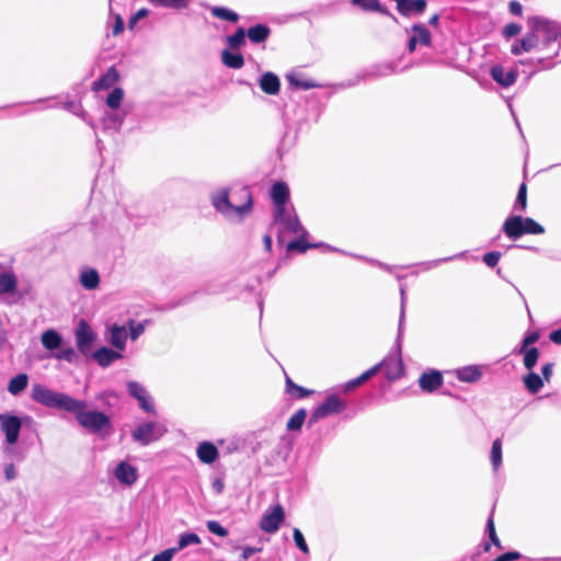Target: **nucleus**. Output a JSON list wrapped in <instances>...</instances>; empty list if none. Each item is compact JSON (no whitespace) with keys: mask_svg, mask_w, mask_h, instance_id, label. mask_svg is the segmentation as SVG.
<instances>
[{"mask_svg":"<svg viewBox=\"0 0 561 561\" xmlns=\"http://www.w3.org/2000/svg\"><path fill=\"white\" fill-rule=\"evenodd\" d=\"M244 186L229 187L211 195L215 209L230 222H241L245 216V202L243 199Z\"/></svg>","mask_w":561,"mask_h":561,"instance_id":"nucleus-1","label":"nucleus"},{"mask_svg":"<svg viewBox=\"0 0 561 561\" xmlns=\"http://www.w3.org/2000/svg\"><path fill=\"white\" fill-rule=\"evenodd\" d=\"M32 398L47 407L62 411L76 410L80 407L77 399L58 391L50 390L42 385H34L32 388Z\"/></svg>","mask_w":561,"mask_h":561,"instance_id":"nucleus-2","label":"nucleus"},{"mask_svg":"<svg viewBox=\"0 0 561 561\" xmlns=\"http://www.w3.org/2000/svg\"><path fill=\"white\" fill-rule=\"evenodd\" d=\"M530 23L531 31L527 33L522 39L512 45L511 53L513 55L518 56L522 53H528L537 48L540 35L550 33V24L548 21L539 18H533L530 19Z\"/></svg>","mask_w":561,"mask_h":561,"instance_id":"nucleus-3","label":"nucleus"},{"mask_svg":"<svg viewBox=\"0 0 561 561\" xmlns=\"http://www.w3.org/2000/svg\"><path fill=\"white\" fill-rule=\"evenodd\" d=\"M80 407L76 410H69L76 414L78 423L92 433H99L102 430L111 427V421L107 415L99 411H85L87 404L82 400H78Z\"/></svg>","mask_w":561,"mask_h":561,"instance_id":"nucleus-4","label":"nucleus"},{"mask_svg":"<svg viewBox=\"0 0 561 561\" xmlns=\"http://www.w3.org/2000/svg\"><path fill=\"white\" fill-rule=\"evenodd\" d=\"M245 33L243 27H239L237 32L226 38L227 48L221 53V61L225 66L232 69H240L244 59L243 56L238 51V47L243 42Z\"/></svg>","mask_w":561,"mask_h":561,"instance_id":"nucleus-5","label":"nucleus"},{"mask_svg":"<svg viewBox=\"0 0 561 561\" xmlns=\"http://www.w3.org/2000/svg\"><path fill=\"white\" fill-rule=\"evenodd\" d=\"M346 409V403L342 399H340L336 394L329 396L325 401L320 404L314 411L311 413L309 419V424L317 423L319 420L324 419L331 414L341 413Z\"/></svg>","mask_w":561,"mask_h":561,"instance_id":"nucleus-6","label":"nucleus"},{"mask_svg":"<svg viewBox=\"0 0 561 561\" xmlns=\"http://www.w3.org/2000/svg\"><path fill=\"white\" fill-rule=\"evenodd\" d=\"M165 427L159 422H148L139 425L133 432V438L142 445H148L151 442L159 439L164 433Z\"/></svg>","mask_w":561,"mask_h":561,"instance_id":"nucleus-7","label":"nucleus"},{"mask_svg":"<svg viewBox=\"0 0 561 561\" xmlns=\"http://www.w3.org/2000/svg\"><path fill=\"white\" fill-rule=\"evenodd\" d=\"M22 421L19 416L9 413H0V428L5 435V442L14 445L20 436Z\"/></svg>","mask_w":561,"mask_h":561,"instance_id":"nucleus-8","label":"nucleus"},{"mask_svg":"<svg viewBox=\"0 0 561 561\" xmlns=\"http://www.w3.org/2000/svg\"><path fill=\"white\" fill-rule=\"evenodd\" d=\"M75 337L78 350L82 354L88 355L91 352L94 341L96 340V333L92 330L87 321L81 320L76 329Z\"/></svg>","mask_w":561,"mask_h":561,"instance_id":"nucleus-9","label":"nucleus"},{"mask_svg":"<svg viewBox=\"0 0 561 561\" xmlns=\"http://www.w3.org/2000/svg\"><path fill=\"white\" fill-rule=\"evenodd\" d=\"M277 226V241L283 242L285 234L291 233L297 237H307L308 232L300 224L296 214L275 224Z\"/></svg>","mask_w":561,"mask_h":561,"instance_id":"nucleus-10","label":"nucleus"},{"mask_svg":"<svg viewBox=\"0 0 561 561\" xmlns=\"http://www.w3.org/2000/svg\"><path fill=\"white\" fill-rule=\"evenodd\" d=\"M285 514L280 504H276L272 512L265 513L260 522V528L265 533L273 534L278 530L284 520Z\"/></svg>","mask_w":561,"mask_h":561,"instance_id":"nucleus-11","label":"nucleus"},{"mask_svg":"<svg viewBox=\"0 0 561 561\" xmlns=\"http://www.w3.org/2000/svg\"><path fill=\"white\" fill-rule=\"evenodd\" d=\"M502 230L511 240L519 239L527 234L525 218L519 215L507 217L503 224Z\"/></svg>","mask_w":561,"mask_h":561,"instance_id":"nucleus-12","label":"nucleus"},{"mask_svg":"<svg viewBox=\"0 0 561 561\" xmlns=\"http://www.w3.org/2000/svg\"><path fill=\"white\" fill-rule=\"evenodd\" d=\"M128 392L131 397L138 400L139 405L148 413H154V405L151 401L147 390L136 381H129L127 383Z\"/></svg>","mask_w":561,"mask_h":561,"instance_id":"nucleus-13","label":"nucleus"},{"mask_svg":"<svg viewBox=\"0 0 561 561\" xmlns=\"http://www.w3.org/2000/svg\"><path fill=\"white\" fill-rule=\"evenodd\" d=\"M114 477L119 483L131 486L138 479V470L135 466L121 461L114 470Z\"/></svg>","mask_w":561,"mask_h":561,"instance_id":"nucleus-14","label":"nucleus"},{"mask_svg":"<svg viewBox=\"0 0 561 561\" xmlns=\"http://www.w3.org/2000/svg\"><path fill=\"white\" fill-rule=\"evenodd\" d=\"M490 75L496 83L504 88H508L516 82L518 71L513 68L506 71L504 67L496 65L491 68Z\"/></svg>","mask_w":561,"mask_h":561,"instance_id":"nucleus-15","label":"nucleus"},{"mask_svg":"<svg viewBox=\"0 0 561 561\" xmlns=\"http://www.w3.org/2000/svg\"><path fill=\"white\" fill-rule=\"evenodd\" d=\"M443 385V375L439 370L425 371L419 378V386L424 392H434Z\"/></svg>","mask_w":561,"mask_h":561,"instance_id":"nucleus-16","label":"nucleus"},{"mask_svg":"<svg viewBox=\"0 0 561 561\" xmlns=\"http://www.w3.org/2000/svg\"><path fill=\"white\" fill-rule=\"evenodd\" d=\"M107 332L110 333L108 341L111 345L122 353V351L125 350L128 336L126 328L124 325L113 324L107 327Z\"/></svg>","mask_w":561,"mask_h":561,"instance_id":"nucleus-17","label":"nucleus"},{"mask_svg":"<svg viewBox=\"0 0 561 561\" xmlns=\"http://www.w3.org/2000/svg\"><path fill=\"white\" fill-rule=\"evenodd\" d=\"M93 359L102 367L110 366L113 362L121 359L123 354L117 350L101 347L92 353Z\"/></svg>","mask_w":561,"mask_h":561,"instance_id":"nucleus-18","label":"nucleus"},{"mask_svg":"<svg viewBox=\"0 0 561 561\" xmlns=\"http://www.w3.org/2000/svg\"><path fill=\"white\" fill-rule=\"evenodd\" d=\"M79 282L83 288L93 290L100 285V275L94 268L83 267L79 274Z\"/></svg>","mask_w":561,"mask_h":561,"instance_id":"nucleus-19","label":"nucleus"},{"mask_svg":"<svg viewBox=\"0 0 561 561\" xmlns=\"http://www.w3.org/2000/svg\"><path fill=\"white\" fill-rule=\"evenodd\" d=\"M262 91L268 95H276L279 92L280 82L276 75L266 72L260 80Z\"/></svg>","mask_w":561,"mask_h":561,"instance_id":"nucleus-20","label":"nucleus"},{"mask_svg":"<svg viewBox=\"0 0 561 561\" xmlns=\"http://www.w3.org/2000/svg\"><path fill=\"white\" fill-rule=\"evenodd\" d=\"M197 457L204 463H211L218 457V450L211 443L204 442L197 447Z\"/></svg>","mask_w":561,"mask_h":561,"instance_id":"nucleus-21","label":"nucleus"},{"mask_svg":"<svg viewBox=\"0 0 561 561\" xmlns=\"http://www.w3.org/2000/svg\"><path fill=\"white\" fill-rule=\"evenodd\" d=\"M41 341L46 350L55 351L61 346L62 337L57 331L50 329L42 333Z\"/></svg>","mask_w":561,"mask_h":561,"instance_id":"nucleus-22","label":"nucleus"},{"mask_svg":"<svg viewBox=\"0 0 561 561\" xmlns=\"http://www.w3.org/2000/svg\"><path fill=\"white\" fill-rule=\"evenodd\" d=\"M270 35L271 28L264 24H256L248 28V39L255 44L265 42Z\"/></svg>","mask_w":561,"mask_h":561,"instance_id":"nucleus-23","label":"nucleus"},{"mask_svg":"<svg viewBox=\"0 0 561 561\" xmlns=\"http://www.w3.org/2000/svg\"><path fill=\"white\" fill-rule=\"evenodd\" d=\"M273 204H287L289 199V188L285 182H276L271 190Z\"/></svg>","mask_w":561,"mask_h":561,"instance_id":"nucleus-24","label":"nucleus"},{"mask_svg":"<svg viewBox=\"0 0 561 561\" xmlns=\"http://www.w3.org/2000/svg\"><path fill=\"white\" fill-rule=\"evenodd\" d=\"M118 81V73L115 68H110L99 80L93 83V90L108 89Z\"/></svg>","mask_w":561,"mask_h":561,"instance_id":"nucleus-25","label":"nucleus"},{"mask_svg":"<svg viewBox=\"0 0 561 561\" xmlns=\"http://www.w3.org/2000/svg\"><path fill=\"white\" fill-rule=\"evenodd\" d=\"M523 382L525 388L533 394L538 393L545 385L543 379L538 374L530 370L523 378Z\"/></svg>","mask_w":561,"mask_h":561,"instance_id":"nucleus-26","label":"nucleus"},{"mask_svg":"<svg viewBox=\"0 0 561 561\" xmlns=\"http://www.w3.org/2000/svg\"><path fill=\"white\" fill-rule=\"evenodd\" d=\"M285 390L288 394L293 396L295 399H304L313 393V390L304 388L297 383H295L290 377L286 376L285 380Z\"/></svg>","mask_w":561,"mask_h":561,"instance_id":"nucleus-27","label":"nucleus"},{"mask_svg":"<svg viewBox=\"0 0 561 561\" xmlns=\"http://www.w3.org/2000/svg\"><path fill=\"white\" fill-rule=\"evenodd\" d=\"M482 376L481 370L477 366H467L457 370V378L465 382H474Z\"/></svg>","mask_w":561,"mask_h":561,"instance_id":"nucleus-28","label":"nucleus"},{"mask_svg":"<svg viewBox=\"0 0 561 561\" xmlns=\"http://www.w3.org/2000/svg\"><path fill=\"white\" fill-rule=\"evenodd\" d=\"M354 5L362 8L364 11H376L383 15H390L387 8L380 4L379 0H351Z\"/></svg>","mask_w":561,"mask_h":561,"instance_id":"nucleus-29","label":"nucleus"},{"mask_svg":"<svg viewBox=\"0 0 561 561\" xmlns=\"http://www.w3.org/2000/svg\"><path fill=\"white\" fill-rule=\"evenodd\" d=\"M16 277L12 272L0 273V294H9L16 288Z\"/></svg>","mask_w":561,"mask_h":561,"instance_id":"nucleus-30","label":"nucleus"},{"mask_svg":"<svg viewBox=\"0 0 561 561\" xmlns=\"http://www.w3.org/2000/svg\"><path fill=\"white\" fill-rule=\"evenodd\" d=\"M306 417H307V411L305 409L297 410L286 423L287 431H289V432L300 431Z\"/></svg>","mask_w":561,"mask_h":561,"instance_id":"nucleus-31","label":"nucleus"},{"mask_svg":"<svg viewBox=\"0 0 561 561\" xmlns=\"http://www.w3.org/2000/svg\"><path fill=\"white\" fill-rule=\"evenodd\" d=\"M201 538L194 533H183L179 536L178 546L170 549L175 550V554L191 545H199Z\"/></svg>","mask_w":561,"mask_h":561,"instance_id":"nucleus-32","label":"nucleus"},{"mask_svg":"<svg viewBox=\"0 0 561 561\" xmlns=\"http://www.w3.org/2000/svg\"><path fill=\"white\" fill-rule=\"evenodd\" d=\"M317 247H318L317 244L306 242V237H297L296 239L289 241L286 244V250L288 252L296 251L299 253H305L307 250L317 248Z\"/></svg>","mask_w":561,"mask_h":561,"instance_id":"nucleus-33","label":"nucleus"},{"mask_svg":"<svg viewBox=\"0 0 561 561\" xmlns=\"http://www.w3.org/2000/svg\"><path fill=\"white\" fill-rule=\"evenodd\" d=\"M382 368L385 369L388 379L392 380L401 376L402 364L400 360H385L382 362Z\"/></svg>","mask_w":561,"mask_h":561,"instance_id":"nucleus-34","label":"nucleus"},{"mask_svg":"<svg viewBox=\"0 0 561 561\" xmlns=\"http://www.w3.org/2000/svg\"><path fill=\"white\" fill-rule=\"evenodd\" d=\"M209 10L215 18H218L224 21H229L231 23H236L239 20V15L236 12H233L227 8L210 7Z\"/></svg>","mask_w":561,"mask_h":561,"instance_id":"nucleus-35","label":"nucleus"},{"mask_svg":"<svg viewBox=\"0 0 561 561\" xmlns=\"http://www.w3.org/2000/svg\"><path fill=\"white\" fill-rule=\"evenodd\" d=\"M404 9L398 10L402 15H409L411 12L422 13L426 8V0H405Z\"/></svg>","mask_w":561,"mask_h":561,"instance_id":"nucleus-36","label":"nucleus"},{"mask_svg":"<svg viewBox=\"0 0 561 561\" xmlns=\"http://www.w3.org/2000/svg\"><path fill=\"white\" fill-rule=\"evenodd\" d=\"M520 354H524L523 363L524 366L528 370H533V368L536 366L538 358H539V351L537 347H526L524 352H519Z\"/></svg>","mask_w":561,"mask_h":561,"instance_id":"nucleus-37","label":"nucleus"},{"mask_svg":"<svg viewBox=\"0 0 561 561\" xmlns=\"http://www.w3.org/2000/svg\"><path fill=\"white\" fill-rule=\"evenodd\" d=\"M28 378L25 374H20L12 378L9 382L8 390L12 394H18L27 386Z\"/></svg>","mask_w":561,"mask_h":561,"instance_id":"nucleus-38","label":"nucleus"},{"mask_svg":"<svg viewBox=\"0 0 561 561\" xmlns=\"http://www.w3.org/2000/svg\"><path fill=\"white\" fill-rule=\"evenodd\" d=\"M490 458L494 471H497L502 463V442L500 438L493 442Z\"/></svg>","mask_w":561,"mask_h":561,"instance_id":"nucleus-39","label":"nucleus"},{"mask_svg":"<svg viewBox=\"0 0 561 561\" xmlns=\"http://www.w3.org/2000/svg\"><path fill=\"white\" fill-rule=\"evenodd\" d=\"M514 208L520 213L527 209V184L525 182L519 185Z\"/></svg>","mask_w":561,"mask_h":561,"instance_id":"nucleus-40","label":"nucleus"},{"mask_svg":"<svg viewBox=\"0 0 561 561\" xmlns=\"http://www.w3.org/2000/svg\"><path fill=\"white\" fill-rule=\"evenodd\" d=\"M412 31L415 33L417 42H420L424 46L431 45V33L422 24H414L412 26Z\"/></svg>","mask_w":561,"mask_h":561,"instance_id":"nucleus-41","label":"nucleus"},{"mask_svg":"<svg viewBox=\"0 0 561 561\" xmlns=\"http://www.w3.org/2000/svg\"><path fill=\"white\" fill-rule=\"evenodd\" d=\"M124 98V91L121 88H115L107 96L106 104L108 107L116 110L119 107Z\"/></svg>","mask_w":561,"mask_h":561,"instance_id":"nucleus-42","label":"nucleus"},{"mask_svg":"<svg viewBox=\"0 0 561 561\" xmlns=\"http://www.w3.org/2000/svg\"><path fill=\"white\" fill-rule=\"evenodd\" d=\"M525 218V226L527 234H543L546 229L542 225L537 222L535 219L530 217H524Z\"/></svg>","mask_w":561,"mask_h":561,"instance_id":"nucleus-43","label":"nucleus"},{"mask_svg":"<svg viewBox=\"0 0 561 561\" xmlns=\"http://www.w3.org/2000/svg\"><path fill=\"white\" fill-rule=\"evenodd\" d=\"M293 214L294 213L287 208V204H274V225Z\"/></svg>","mask_w":561,"mask_h":561,"instance_id":"nucleus-44","label":"nucleus"},{"mask_svg":"<svg viewBox=\"0 0 561 561\" xmlns=\"http://www.w3.org/2000/svg\"><path fill=\"white\" fill-rule=\"evenodd\" d=\"M286 78H287L289 84L297 89L308 90V89L314 88L317 85L310 81L299 80L296 78L295 75H288Z\"/></svg>","mask_w":561,"mask_h":561,"instance_id":"nucleus-45","label":"nucleus"},{"mask_svg":"<svg viewBox=\"0 0 561 561\" xmlns=\"http://www.w3.org/2000/svg\"><path fill=\"white\" fill-rule=\"evenodd\" d=\"M293 537H294V540H295V543L296 546L304 552V553H309V548L306 543V540H305V537L302 535V533L298 529V528H295L294 531H293Z\"/></svg>","mask_w":561,"mask_h":561,"instance_id":"nucleus-46","label":"nucleus"},{"mask_svg":"<svg viewBox=\"0 0 561 561\" xmlns=\"http://www.w3.org/2000/svg\"><path fill=\"white\" fill-rule=\"evenodd\" d=\"M123 124V117L117 114H111L104 119V126L106 128H114L118 130Z\"/></svg>","mask_w":561,"mask_h":561,"instance_id":"nucleus-47","label":"nucleus"},{"mask_svg":"<svg viewBox=\"0 0 561 561\" xmlns=\"http://www.w3.org/2000/svg\"><path fill=\"white\" fill-rule=\"evenodd\" d=\"M502 254L501 252L499 251H491V252H488L483 255V262L489 266V267H495L501 259Z\"/></svg>","mask_w":561,"mask_h":561,"instance_id":"nucleus-48","label":"nucleus"},{"mask_svg":"<svg viewBox=\"0 0 561 561\" xmlns=\"http://www.w3.org/2000/svg\"><path fill=\"white\" fill-rule=\"evenodd\" d=\"M207 529L217 535V536H220V537H226L228 535V531L226 530L225 527H222L218 522L216 520H208L207 524Z\"/></svg>","mask_w":561,"mask_h":561,"instance_id":"nucleus-49","label":"nucleus"},{"mask_svg":"<svg viewBox=\"0 0 561 561\" xmlns=\"http://www.w3.org/2000/svg\"><path fill=\"white\" fill-rule=\"evenodd\" d=\"M55 357L57 359L67 360L69 363H72L75 360L76 353L72 347H66V348H62L61 351H59L58 353H56Z\"/></svg>","mask_w":561,"mask_h":561,"instance_id":"nucleus-50","label":"nucleus"},{"mask_svg":"<svg viewBox=\"0 0 561 561\" xmlns=\"http://www.w3.org/2000/svg\"><path fill=\"white\" fill-rule=\"evenodd\" d=\"M522 26L517 23H508L504 26L502 34L506 38H511L517 34H519Z\"/></svg>","mask_w":561,"mask_h":561,"instance_id":"nucleus-51","label":"nucleus"},{"mask_svg":"<svg viewBox=\"0 0 561 561\" xmlns=\"http://www.w3.org/2000/svg\"><path fill=\"white\" fill-rule=\"evenodd\" d=\"M128 325H129V335L133 341H135L145 331L144 323H136L135 321H129Z\"/></svg>","mask_w":561,"mask_h":561,"instance_id":"nucleus-52","label":"nucleus"},{"mask_svg":"<svg viewBox=\"0 0 561 561\" xmlns=\"http://www.w3.org/2000/svg\"><path fill=\"white\" fill-rule=\"evenodd\" d=\"M175 556L174 549H164L154 554L151 561H172Z\"/></svg>","mask_w":561,"mask_h":561,"instance_id":"nucleus-53","label":"nucleus"},{"mask_svg":"<svg viewBox=\"0 0 561 561\" xmlns=\"http://www.w3.org/2000/svg\"><path fill=\"white\" fill-rule=\"evenodd\" d=\"M540 335L538 332H530L528 333L523 342H522V346H520V350L519 352H524L526 347H528L529 345L536 343L538 340H539Z\"/></svg>","mask_w":561,"mask_h":561,"instance_id":"nucleus-54","label":"nucleus"},{"mask_svg":"<svg viewBox=\"0 0 561 561\" xmlns=\"http://www.w3.org/2000/svg\"><path fill=\"white\" fill-rule=\"evenodd\" d=\"M365 381H367V379L364 377V375L362 374L360 376L347 381L345 383V392H348V391H352L354 390L356 387L363 385Z\"/></svg>","mask_w":561,"mask_h":561,"instance_id":"nucleus-55","label":"nucleus"},{"mask_svg":"<svg viewBox=\"0 0 561 561\" xmlns=\"http://www.w3.org/2000/svg\"><path fill=\"white\" fill-rule=\"evenodd\" d=\"M520 558H522V554L518 551H508V552H505V553L499 556L493 561H516V560H519Z\"/></svg>","mask_w":561,"mask_h":561,"instance_id":"nucleus-56","label":"nucleus"},{"mask_svg":"<svg viewBox=\"0 0 561 561\" xmlns=\"http://www.w3.org/2000/svg\"><path fill=\"white\" fill-rule=\"evenodd\" d=\"M553 363H547L541 367V374L543 381L549 382L553 373Z\"/></svg>","mask_w":561,"mask_h":561,"instance_id":"nucleus-57","label":"nucleus"},{"mask_svg":"<svg viewBox=\"0 0 561 561\" xmlns=\"http://www.w3.org/2000/svg\"><path fill=\"white\" fill-rule=\"evenodd\" d=\"M490 542H486L484 545V551H489L491 548V543L494 545L497 549H503V546L501 543V540L499 539L496 533L489 535Z\"/></svg>","mask_w":561,"mask_h":561,"instance_id":"nucleus-58","label":"nucleus"},{"mask_svg":"<svg viewBox=\"0 0 561 561\" xmlns=\"http://www.w3.org/2000/svg\"><path fill=\"white\" fill-rule=\"evenodd\" d=\"M114 20H115V23H114V27H113V35H118L124 30V21L119 14H115Z\"/></svg>","mask_w":561,"mask_h":561,"instance_id":"nucleus-59","label":"nucleus"},{"mask_svg":"<svg viewBox=\"0 0 561 561\" xmlns=\"http://www.w3.org/2000/svg\"><path fill=\"white\" fill-rule=\"evenodd\" d=\"M508 9H510V12L514 15H522L523 14V7L522 4L516 1V0H512L510 3H508Z\"/></svg>","mask_w":561,"mask_h":561,"instance_id":"nucleus-60","label":"nucleus"},{"mask_svg":"<svg viewBox=\"0 0 561 561\" xmlns=\"http://www.w3.org/2000/svg\"><path fill=\"white\" fill-rule=\"evenodd\" d=\"M381 368H382V363H378L375 366H373L371 368H369L368 370L364 371L363 375L368 380L369 378L375 376Z\"/></svg>","mask_w":561,"mask_h":561,"instance_id":"nucleus-61","label":"nucleus"},{"mask_svg":"<svg viewBox=\"0 0 561 561\" xmlns=\"http://www.w3.org/2000/svg\"><path fill=\"white\" fill-rule=\"evenodd\" d=\"M486 531H488V535L496 533V530H495V523H494V512L493 511H492V513L490 514V516L488 518Z\"/></svg>","mask_w":561,"mask_h":561,"instance_id":"nucleus-62","label":"nucleus"},{"mask_svg":"<svg viewBox=\"0 0 561 561\" xmlns=\"http://www.w3.org/2000/svg\"><path fill=\"white\" fill-rule=\"evenodd\" d=\"M4 474L8 480H13L16 477V471L13 465H8L4 469Z\"/></svg>","mask_w":561,"mask_h":561,"instance_id":"nucleus-63","label":"nucleus"},{"mask_svg":"<svg viewBox=\"0 0 561 561\" xmlns=\"http://www.w3.org/2000/svg\"><path fill=\"white\" fill-rule=\"evenodd\" d=\"M549 339L556 344H561V328L552 331L549 335Z\"/></svg>","mask_w":561,"mask_h":561,"instance_id":"nucleus-64","label":"nucleus"}]
</instances>
